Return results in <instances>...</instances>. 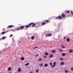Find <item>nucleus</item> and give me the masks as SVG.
I'll return each mask as SVG.
<instances>
[{"mask_svg": "<svg viewBox=\"0 0 73 73\" xmlns=\"http://www.w3.org/2000/svg\"><path fill=\"white\" fill-rule=\"evenodd\" d=\"M48 66V64L47 63H46L44 64V66L45 67H47Z\"/></svg>", "mask_w": 73, "mask_h": 73, "instance_id": "nucleus-10", "label": "nucleus"}, {"mask_svg": "<svg viewBox=\"0 0 73 73\" xmlns=\"http://www.w3.org/2000/svg\"><path fill=\"white\" fill-rule=\"evenodd\" d=\"M46 56H44V58H46Z\"/></svg>", "mask_w": 73, "mask_h": 73, "instance_id": "nucleus-40", "label": "nucleus"}, {"mask_svg": "<svg viewBox=\"0 0 73 73\" xmlns=\"http://www.w3.org/2000/svg\"><path fill=\"white\" fill-rule=\"evenodd\" d=\"M62 17H63V18H65V17H66V15H65V14H62Z\"/></svg>", "mask_w": 73, "mask_h": 73, "instance_id": "nucleus-6", "label": "nucleus"}, {"mask_svg": "<svg viewBox=\"0 0 73 73\" xmlns=\"http://www.w3.org/2000/svg\"><path fill=\"white\" fill-rule=\"evenodd\" d=\"M13 36V35L12 34H11V35L10 36V37H12Z\"/></svg>", "mask_w": 73, "mask_h": 73, "instance_id": "nucleus-32", "label": "nucleus"}, {"mask_svg": "<svg viewBox=\"0 0 73 73\" xmlns=\"http://www.w3.org/2000/svg\"><path fill=\"white\" fill-rule=\"evenodd\" d=\"M38 72V70H36V72L37 73Z\"/></svg>", "mask_w": 73, "mask_h": 73, "instance_id": "nucleus-35", "label": "nucleus"}, {"mask_svg": "<svg viewBox=\"0 0 73 73\" xmlns=\"http://www.w3.org/2000/svg\"><path fill=\"white\" fill-rule=\"evenodd\" d=\"M64 38H66V37H64Z\"/></svg>", "mask_w": 73, "mask_h": 73, "instance_id": "nucleus-42", "label": "nucleus"}, {"mask_svg": "<svg viewBox=\"0 0 73 73\" xmlns=\"http://www.w3.org/2000/svg\"><path fill=\"white\" fill-rule=\"evenodd\" d=\"M29 65V63H27L25 64V65H26V66H27V65Z\"/></svg>", "mask_w": 73, "mask_h": 73, "instance_id": "nucleus-30", "label": "nucleus"}, {"mask_svg": "<svg viewBox=\"0 0 73 73\" xmlns=\"http://www.w3.org/2000/svg\"><path fill=\"white\" fill-rule=\"evenodd\" d=\"M44 21L46 23H49V21L48 20H45Z\"/></svg>", "mask_w": 73, "mask_h": 73, "instance_id": "nucleus-19", "label": "nucleus"}, {"mask_svg": "<svg viewBox=\"0 0 73 73\" xmlns=\"http://www.w3.org/2000/svg\"><path fill=\"white\" fill-rule=\"evenodd\" d=\"M65 73H68V70H66L65 71Z\"/></svg>", "mask_w": 73, "mask_h": 73, "instance_id": "nucleus-34", "label": "nucleus"}, {"mask_svg": "<svg viewBox=\"0 0 73 73\" xmlns=\"http://www.w3.org/2000/svg\"><path fill=\"white\" fill-rule=\"evenodd\" d=\"M62 48H65V46H63L62 45L61 46Z\"/></svg>", "mask_w": 73, "mask_h": 73, "instance_id": "nucleus-21", "label": "nucleus"}, {"mask_svg": "<svg viewBox=\"0 0 73 73\" xmlns=\"http://www.w3.org/2000/svg\"><path fill=\"white\" fill-rule=\"evenodd\" d=\"M12 69V68H11V67H9V68H8V70H11Z\"/></svg>", "mask_w": 73, "mask_h": 73, "instance_id": "nucleus-15", "label": "nucleus"}, {"mask_svg": "<svg viewBox=\"0 0 73 73\" xmlns=\"http://www.w3.org/2000/svg\"><path fill=\"white\" fill-rule=\"evenodd\" d=\"M45 55H48V54H49V53L47 52H46L45 53Z\"/></svg>", "mask_w": 73, "mask_h": 73, "instance_id": "nucleus-27", "label": "nucleus"}, {"mask_svg": "<svg viewBox=\"0 0 73 73\" xmlns=\"http://www.w3.org/2000/svg\"><path fill=\"white\" fill-rule=\"evenodd\" d=\"M43 66V64H42L39 65V66H41V67L42 66Z\"/></svg>", "mask_w": 73, "mask_h": 73, "instance_id": "nucleus-24", "label": "nucleus"}, {"mask_svg": "<svg viewBox=\"0 0 73 73\" xmlns=\"http://www.w3.org/2000/svg\"><path fill=\"white\" fill-rule=\"evenodd\" d=\"M42 60V59L41 58H40L38 59V61H41Z\"/></svg>", "mask_w": 73, "mask_h": 73, "instance_id": "nucleus-11", "label": "nucleus"}, {"mask_svg": "<svg viewBox=\"0 0 73 73\" xmlns=\"http://www.w3.org/2000/svg\"><path fill=\"white\" fill-rule=\"evenodd\" d=\"M69 52L70 53H73V50H69Z\"/></svg>", "mask_w": 73, "mask_h": 73, "instance_id": "nucleus-13", "label": "nucleus"}, {"mask_svg": "<svg viewBox=\"0 0 73 73\" xmlns=\"http://www.w3.org/2000/svg\"><path fill=\"white\" fill-rule=\"evenodd\" d=\"M71 13L72 15H73V11H71Z\"/></svg>", "mask_w": 73, "mask_h": 73, "instance_id": "nucleus-33", "label": "nucleus"}, {"mask_svg": "<svg viewBox=\"0 0 73 73\" xmlns=\"http://www.w3.org/2000/svg\"><path fill=\"white\" fill-rule=\"evenodd\" d=\"M21 59L22 61H23V60H24L25 58H24V57H22L21 58Z\"/></svg>", "mask_w": 73, "mask_h": 73, "instance_id": "nucleus-9", "label": "nucleus"}, {"mask_svg": "<svg viewBox=\"0 0 73 73\" xmlns=\"http://www.w3.org/2000/svg\"><path fill=\"white\" fill-rule=\"evenodd\" d=\"M56 50H53L52 51V53H56Z\"/></svg>", "mask_w": 73, "mask_h": 73, "instance_id": "nucleus-16", "label": "nucleus"}, {"mask_svg": "<svg viewBox=\"0 0 73 73\" xmlns=\"http://www.w3.org/2000/svg\"><path fill=\"white\" fill-rule=\"evenodd\" d=\"M9 73H11V72H9Z\"/></svg>", "mask_w": 73, "mask_h": 73, "instance_id": "nucleus-43", "label": "nucleus"}, {"mask_svg": "<svg viewBox=\"0 0 73 73\" xmlns=\"http://www.w3.org/2000/svg\"><path fill=\"white\" fill-rule=\"evenodd\" d=\"M5 36H3L2 37V39H3V40H4V39H5Z\"/></svg>", "mask_w": 73, "mask_h": 73, "instance_id": "nucleus-25", "label": "nucleus"}, {"mask_svg": "<svg viewBox=\"0 0 73 73\" xmlns=\"http://www.w3.org/2000/svg\"><path fill=\"white\" fill-rule=\"evenodd\" d=\"M56 19H60V20H61L62 19V17L60 15H59L58 17L56 18Z\"/></svg>", "mask_w": 73, "mask_h": 73, "instance_id": "nucleus-3", "label": "nucleus"}, {"mask_svg": "<svg viewBox=\"0 0 73 73\" xmlns=\"http://www.w3.org/2000/svg\"><path fill=\"white\" fill-rule=\"evenodd\" d=\"M24 28V26H21L19 28H17V30H20V29H23Z\"/></svg>", "mask_w": 73, "mask_h": 73, "instance_id": "nucleus-2", "label": "nucleus"}, {"mask_svg": "<svg viewBox=\"0 0 73 73\" xmlns=\"http://www.w3.org/2000/svg\"><path fill=\"white\" fill-rule=\"evenodd\" d=\"M29 25L30 26V27L32 25V27H33L35 26V24L33 22L29 24Z\"/></svg>", "mask_w": 73, "mask_h": 73, "instance_id": "nucleus-1", "label": "nucleus"}, {"mask_svg": "<svg viewBox=\"0 0 73 73\" xmlns=\"http://www.w3.org/2000/svg\"><path fill=\"white\" fill-rule=\"evenodd\" d=\"M59 51H60V52H62V50L61 49H59Z\"/></svg>", "mask_w": 73, "mask_h": 73, "instance_id": "nucleus-31", "label": "nucleus"}, {"mask_svg": "<svg viewBox=\"0 0 73 73\" xmlns=\"http://www.w3.org/2000/svg\"><path fill=\"white\" fill-rule=\"evenodd\" d=\"M71 70H73V68H71Z\"/></svg>", "mask_w": 73, "mask_h": 73, "instance_id": "nucleus-38", "label": "nucleus"}, {"mask_svg": "<svg viewBox=\"0 0 73 73\" xmlns=\"http://www.w3.org/2000/svg\"><path fill=\"white\" fill-rule=\"evenodd\" d=\"M62 56H65L66 55V54L65 53H63L62 54Z\"/></svg>", "mask_w": 73, "mask_h": 73, "instance_id": "nucleus-18", "label": "nucleus"}, {"mask_svg": "<svg viewBox=\"0 0 73 73\" xmlns=\"http://www.w3.org/2000/svg\"><path fill=\"white\" fill-rule=\"evenodd\" d=\"M38 48V47L37 46H36L35 47L33 48V49H36V48Z\"/></svg>", "mask_w": 73, "mask_h": 73, "instance_id": "nucleus-29", "label": "nucleus"}, {"mask_svg": "<svg viewBox=\"0 0 73 73\" xmlns=\"http://www.w3.org/2000/svg\"><path fill=\"white\" fill-rule=\"evenodd\" d=\"M13 25H9L8 27H7V28H12V27H13Z\"/></svg>", "mask_w": 73, "mask_h": 73, "instance_id": "nucleus-7", "label": "nucleus"}, {"mask_svg": "<svg viewBox=\"0 0 73 73\" xmlns=\"http://www.w3.org/2000/svg\"><path fill=\"white\" fill-rule=\"evenodd\" d=\"M36 57H38V54H37L36 55Z\"/></svg>", "mask_w": 73, "mask_h": 73, "instance_id": "nucleus-39", "label": "nucleus"}, {"mask_svg": "<svg viewBox=\"0 0 73 73\" xmlns=\"http://www.w3.org/2000/svg\"><path fill=\"white\" fill-rule=\"evenodd\" d=\"M60 64L64 65V62H62Z\"/></svg>", "mask_w": 73, "mask_h": 73, "instance_id": "nucleus-23", "label": "nucleus"}, {"mask_svg": "<svg viewBox=\"0 0 73 73\" xmlns=\"http://www.w3.org/2000/svg\"><path fill=\"white\" fill-rule=\"evenodd\" d=\"M21 68H20V67H19L18 69V71L20 72H21Z\"/></svg>", "mask_w": 73, "mask_h": 73, "instance_id": "nucleus-8", "label": "nucleus"}, {"mask_svg": "<svg viewBox=\"0 0 73 73\" xmlns=\"http://www.w3.org/2000/svg\"><path fill=\"white\" fill-rule=\"evenodd\" d=\"M52 35L51 34H48L46 35V36L47 37H50L52 36Z\"/></svg>", "mask_w": 73, "mask_h": 73, "instance_id": "nucleus-4", "label": "nucleus"}, {"mask_svg": "<svg viewBox=\"0 0 73 73\" xmlns=\"http://www.w3.org/2000/svg\"><path fill=\"white\" fill-rule=\"evenodd\" d=\"M66 41H68V42H69V41H70V39L68 38L66 39Z\"/></svg>", "mask_w": 73, "mask_h": 73, "instance_id": "nucleus-20", "label": "nucleus"}, {"mask_svg": "<svg viewBox=\"0 0 73 73\" xmlns=\"http://www.w3.org/2000/svg\"><path fill=\"white\" fill-rule=\"evenodd\" d=\"M50 65H52V63H50Z\"/></svg>", "mask_w": 73, "mask_h": 73, "instance_id": "nucleus-36", "label": "nucleus"}, {"mask_svg": "<svg viewBox=\"0 0 73 73\" xmlns=\"http://www.w3.org/2000/svg\"><path fill=\"white\" fill-rule=\"evenodd\" d=\"M31 27V26H30V25H29V24L28 25L25 26L26 28H29V27Z\"/></svg>", "mask_w": 73, "mask_h": 73, "instance_id": "nucleus-17", "label": "nucleus"}, {"mask_svg": "<svg viewBox=\"0 0 73 73\" xmlns=\"http://www.w3.org/2000/svg\"><path fill=\"white\" fill-rule=\"evenodd\" d=\"M19 44H20V43H21V42H19Z\"/></svg>", "mask_w": 73, "mask_h": 73, "instance_id": "nucleus-41", "label": "nucleus"}, {"mask_svg": "<svg viewBox=\"0 0 73 73\" xmlns=\"http://www.w3.org/2000/svg\"><path fill=\"white\" fill-rule=\"evenodd\" d=\"M56 62H54L53 64V65L51 66L52 68H54V66H56Z\"/></svg>", "mask_w": 73, "mask_h": 73, "instance_id": "nucleus-5", "label": "nucleus"}, {"mask_svg": "<svg viewBox=\"0 0 73 73\" xmlns=\"http://www.w3.org/2000/svg\"><path fill=\"white\" fill-rule=\"evenodd\" d=\"M60 60H63V58H60Z\"/></svg>", "mask_w": 73, "mask_h": 73, "instance_id": "nucleus-37", "label": "nucleus"}, {"mask_svg": "<svg viewBox=\"0 0 73 73\" xmlns=\"http://www.w3.org/2000/svg\"><path fill=\"white\" fill-rule=\"evenodd\" d=\"M45 22H43V23H42V25H45Z\"/></svg>", "mask_w": 73, "mask_h": 73, "instance_id": "nucleus-22", "label": "nucleus"}, {"mask_svg": "<svg viewBox=\"0 0 73 73\" xmlns=\"http://www.w3.org/2000/svg\"><path fill=\"white\" fill-rule=\"evenodd\" d=\"M69 12H70V11H69V10L67 11L66 12V13H69Z\"/></svg>", "mask_w": 73, "mask_h": 73, "instance_id": "nucleus-26", "label": "nucleus"}, {"mask_svg": "<svg viewBox=\"0 0 73 73\" xmlns=\"http://www.w3.org/2000/svg\"><path fill=\"white\" fill-rule=\"evenodd\" d=\"M49 57L50 58H52V57H53V55L52 54H51L50 55Z\"/></svg>", "mask_w": 73, "mask_h": 73, "instance_id": "nucleus-12", "label": "nucleus"}, {"mask_svg": "<svg viewBox=\"0 0 73 73\" xmlns=\"http://www.w3.org/2000/svg\"><path fill=\"white\" fill-rule=\"evenodd\" d=\"M31 39L32 40H34L35 39V36H33L31 37Z\"/></svg>", "mask_w": 73, "mask_h": 73, "instance_id": "nucleus-14", "label": "nucleus"}, {"mask_svg": "<svg viewBox=\"0 0 73 73\" xmlns=\"http://www.w3.org/2000/svg\"><path fill=\"white\" fill-rule=\"evenodd\" d=\"M5 32H3L2 33V35H4L5 33Z\"/></svg>", "mask_w": 73, "mask_h": 73, "instance_id": "nucleus-28", "label": "nucleus"}]
</instances>
